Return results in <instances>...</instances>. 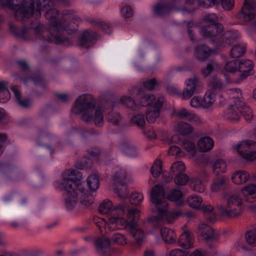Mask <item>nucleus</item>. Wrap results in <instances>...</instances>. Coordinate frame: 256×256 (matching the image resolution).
<instances>
[{
	"label": "nucleus",
	"mask_w": 256,
	"mask_h": 256,
	"mask_svg": "<svg viewBox=\"0 0 256 256\" xmlns=\"http://www.w3.org/2000/svg\"><path fill=\"white\" fill-rule=\"evenodd\" d=\"M45 12V17L50 23V32L46 30L45 27L39 24L38 20L32 22L30 27H18L10 24L9 28L10 32L16 37L25 40L38 39L41 40L52 42L56 44H69L70 42L68 38L61 34V28H66L62 25L64 20L62 15L60 18L58 10L55 8H49Z\"/></svg>",
	"instance_id": "obj_1"
},
{
	"label": "nucleus",
	"mask_w": 256,
	"mask_h": 256,
	"mask_svg": "<svg viewBox=\"0 0 256 256\" xmlns=\"http://www.w3.org/2000/svg\"><path fill=\"white\" fill-rule=\"evenodd\" d=\"M140 216V211L136 208H132L128 212L126 216L130 220V222L123 218L112 217L110 219L108 224L102 219L98 220L96 224L100 228L102 234H104V230L106 229L110 232L116 230H127L130 234L134 238L135 246H139L144 242L145 238L144 230L137 225Z\"/></svg>",
	"instance_id": "obj_2"
},
{
	"label": "nucleus",
	"mask_w": 256,
	"mask_h": 256,
	"mask_svg": "<svg viewBox=\"0 0 256 256\" xmlns=\"http://www.w3.org/2000/svg\"><path fill=\"white\" fill-rule=\"evenodd\" d=\"M52 0H0V6H4L14 11L15 18L24 20L30 18L38 20L42 11L50 8Z\"/></svg>",
	"instance_id": "obj_3"
},
{
	"label": "nucleus",
	"mask_w": 256,
	"mask_h": 256,
	"mask_svg": "<svg viewBox=\"0 0 256 256\" xmlns=\"http://www.w3.org/2000/svg\"><path fill=\"white\" fill-rule=\"evenodd\" d=\"M72 112L80 114L81 119L89 122H94L97 126H102L104 124V114L100 107L96 106V100L90 94L80 96L76 100Z\"/></svg>",
	"instance_id": "obj_4"
},
{
	"label": "nucleus",
	"mask_w": 256,
	"mask_h": 256,
	"mask_svg": "<svg viewBox=\"0 0 256 256\" xmlns=\"http://www.w3.org/2000/svg\"><path fill=\"white\" fill-rule=\"evenodd\" d=\"M82 178V173L76 170H67L62 174V180L58 182V186L60 188L66 192L64 195L63 204L67 212L74 210L78 200H80L76 192V184L71 179L78 180Z\"/></svg>",
	"instance_id": "obj_5"
},
{
	"label": "nucleus",
	"mask_w": 256,
	"mask_h": 256,
	"mask_svg": "<svg viewBox=\"0 0 256 256\" xmlns=\"http://www.w3.org/2000/svg\"><path fill=\"white\" fill-rule=\"evenodd\" d=\"M150 200L157 209L156 215L152 218V220L155 224L172 223L174 220L182 215L180 210L173 212L168 211V204L165 198L164 192L163 188L159 185H156L152 188Z\"/></svg>",
	"instance_id": "obj_6"
},
{
	"label": "nucleus",
	"mask_w": 256,
	"mask_h": 256,
	"mask_svg": "<svg viewBox=\"0 0 256 256\" xmlns=\"http://www.w3.org/2000/svg\"><path fill=\"white\" fill-rule=\"evenodd\" d=\"M82 179L74 180L72 178L76 184L77 194L80 198V202L84 207L90 206L93 202L94 193L98 188L100 182L98 176L96 174L89 175L86 178V184L88 188L84 184L80 181Z\"/></svg>",
	"instance_id": "obj_7"
},
{
	"label": "nucleus",
	"mask_w": 256,
	"mask_h": 256,
	"mask_svg": "<svg viewBox=\"0 0 256 256\" xmlns=\"http://www.w3.org/2000/svg\"><path fill=\"white\" fill-rule=\"evenodd\" d=\"M180 0H160L152 6V12L154 15L163 17L174 10L180 11L184 14H191L196 8L193 0H186L184 7H180Z\"/></svg>",
	"instance_id": "obj_8"
},
{
	"label": "nucleus",
	"mask_w": 256,
	"mask_h": 256,
	"mask_svg": "<svg viewBox=\"0 0 256 256\" xmlns=\"http://www.w3.org/2000/svg\"><path fill=\"white\" fill-rule=\"evenodd\" d=\"M223 198L226 205L218 204L217 208L220 215L226 217L238 216L242 214V201L238 192H226Z\"/></svg>",
	"instance_id": "obj_9"
},
{
	"label": "nucleus",
	"mask_w": 256,
	"mask_h": 256,
	"mask_svg": "<svg viewBox=\"0 0 256 256\" xmlns=\"http://www.w3.org/2000/svg\"><path fill=\"white\" fill-rule=\"evenodd\" d=\"M240 38L239 34L233 31H228L220 36L214 44L218 48H224L232 44L230 51V56L233 58H237L242 56L246 50V44L239 42L234 43Z\"/></svg>",
	"instance_id": "obj_10"
},
{
	"label": "nucleus",
	"mask_w": 256,
	"mask_h": 256,
	"mask_svg": "<svg viewBox=\"0 0 256 256\" xmlns=\"http://www.w3.org/2000/svg\"><path fill=\"white\" fill-rule=\"evenodd\" d=\"M241 114L244 119L250 122L253 118L252 110L244 102L240 100H236L234 104H232L226 110L224 114L226 119L236 122L239 120Z\"/></svg>",
	"instance_id": "obj_11"
},
{
	"label": "nucleus",
	"mask_w": 256,
	"mask_h": 256,
	"mask_svg": "<svg viewBox=\"0 0 256 256\" xmlns=\"http://www.w3.org/2000/svg\"><path fill=\"white\" fill-rule=\"evenodd\" d=\"M253 68L254 63L250 60H236L226 64L224 70L230 73L238 72L240 74L236 82L240 83L252 74Z\"/></svg>",
	"instance_id": "obj_12"
},
{
	"label": "nucleus",
	"mask_w": 256,
	"mask_h": 256,
	"mask_svg": "<svg viewBox=\"0 0 256 256\" xmlns=\"http://www.w3.org/2000/svg\"><path fill=\"white\" fill-rule=\"evenodd\" d=\"M132 208H130L128 206H126L124 204H122L114 208L112 202L110 200H106L103 202L99 206L98 212L102 214H110L112 216L108 219V222H106V223L108 224L110 219L112 217L122 218V216H124V215L126 216L128 212ZM100 219V218L96 219L94 220V222L96 223ZM102 219L103 220V218ZM104 220L106 221L105 220ZM96 226L98 228L100 231V228L98 226Z\"/></svg>",
	"instance_id": "obj_13"
},
{
	"label": "nucleus",
	"mask_w": 256,
	"mask_h": 256,
	"mask_svg": "<svg viewBox=\"0 0 256 256\" xmlns=\"http://www.w3.org/2000/svg\"><path fill=\"white\" fill-rule=\"evenodd\" d=\"M204 20L207 24L202 28V32L204 37L210 38L212 42H214L217 39L216 36L222 31L223 27L216 22L218 16L216 14H208Z\"/></svg>",
	"instance_id": "obj_14"
},
{
	"label": "nucleus",
	"mask_w": 256,
	"mask_h": 256,
	"mask_svg": "<svg viewBox=\"0 0 256 256\" xmlns=\"http://www.w3.org/2000/svg\"><path fill=\"white\" fill-rule=\"evenodd\" d=\"M238 153L244 159L252 161L256 159V142L252 140H245L236 145Z\"/></svg>",
	"instance_id": "obj_15"
},
{
	"label": "nucleus",
	"mask_w": 256,
	"mask_h": 256,
	"mask_svg": "<svg viewBox=\"0 0 256 256\" xmlns=\"http://www.w3.org/2000/svg\"><path fill=\"white\" fill-rule=\"evenodd\" d=\"M126 178V172L124 170L116 172L112 176L114 190L118 196L122 198H124L128 196L125 184Z\"/></svg>",
	"instance_id": "obj_16"
},
{
	"label": "nucleus",
	"mask_w": 256,
	"mask_h": 256,
	"mask_svg": "<svg viewBox=\"0 0 256 256\" xmlns=\"http://www.w3.org/2000/svg\"><path fill=\"white\" fill-rule=\"evenodd\" d=\"M185 88L182 92L183 100L190 98L194 94L198 92L202 88L201 82L197 76H194L186 79L184 82Z\"/></svg>",
	"instance_id": "obj_17"
},
{
	"label": "nucleus",
	"mask_w": 256,
	"mask_h": 256,
	"mask_svg": "<svg viewBox=\"0 0 256 256\" xmlns=\"http://www.w3.org/2000/svg\"><path fill=\"white\" fill-rule=\"evenodd\" d=\"M129 94L134 98H138L139 104L142 106L152 104L156 101L154 95L151 94H144L142 90L138 88H132L129 90Z\"/></svg>",
	"instance_id": "obj_18"
},
{
	"label": "nucleus",
	"mask_w": 256,
	"mask_h": 256,
	"mask_svg": "<svg viewBox=\"0 0 256 256\" xmlns=\"http://www.w3.org/2000/svg\"><path fill=\"white\" fill-rule=\"evenodd\" d=\"M118 148L120 152L128 158H136L140 156L138 148L129 140H122L119 144Z\"/></svg>",
	"instance_id": "obj_19"
},
{
	"label": "nucleus",
	"mask_w": 256,
	"mask_h": 256,
	"mask_svg": "<svg viewBox=\"0 0 256 256\" xmlns=\"http://www.w3.org/2000/svg\"><path fill=\"white\" fill-rule=\"evenodd\" d=\"M164 98L162 96L157 98L154 106H150L146 113V119L148 122L154 123L160 116V110L162 106Z\"/></svg>",
	"instance_id": "obj_20"
},
{
	"label": "nucleus",
	"mask_w": 256,
	"mask_h": 256,
	"mask_svg": "<svg viewBox=\"0 0 256 256\" xmlns=\"http://www.w3.org/2000/svg\"><path fill=\"white\" fill-rule=\"evenodd\" d=\"M196 234L198 236H202L207 241H216L218 236V232L210 226L204 224L198 226Z\"/></svg>",
	"instance_id": "obj_21"
},
{
	"label": "nucleus",
	"mask_w": 256,
	"mask_h": 256,
	"mask_svg": "<svg viewBox=\"0 0 256 256\" xmlns=\"http://www.w3.org/2000/svg\"><path fill=\"white\" fill-rule=\"evenodd\" d=\"M256 2L254 0H244V6L242 8L240 18L244 22H248L252 19L255 14Z\"/></svg>",
	"instance_id": "obj_22"
},
{
	"label": "nucleus",
	"mask_w": 256,
	"mask_h": 256,
	"mask_svg": "<svg viewBox=\"0 0 256 256\" xmlns=\"http://www.w3.org/2000/svg\"><path fill=\"white\" fill-rule=\"evenodd\" d=\"M62 16L64 18L62 25H65L66 27V28H61V34H62V32L64 30H68L70 29L69 28V26H70V23L69 20H71L72 22L75 25L78 26L80 24L81 22L80 19L78 17L76 13L72 10H64L62 12Z\"/></svg>",
	"instance_id": "obj_23"
},
{
	"label": "nucleus",
	"mask_w": 256,
	"mask_h": 256,
	"mask_svg": "<svg viewBox=\"0 0 256 256\" xmlns=\"http://www.w3.org/2000/svg\"><path fill=\"white\" fill-rule=\"evenodd\" d=\"M216 52V48H211L204 44L198 45L194 48V56L199 60H205Z\"/></svg>",
	"instance_id": "obj_24"
},
{
	"label": "nucleus",
	"mask_w": 256,
	"mask_h": 256,
	"mask_svg": "<svg viewBox=\"0 0 256 256\" xmlns=\"http://www.w3.org/2000/svg\"><path fill=\"white\" fill-rule=\"evenodd\" d=\"M96 252L100 255L108 256L110 252V240L108 238H98L94 241Z\"/></svg>",
	"instance_id": "obj_25"
},
{
	"label": "nucleus",
	"mask_w": 256,
	"mask_h": 256,
	"mask_svg": "<svg viewBox=\"0 0 256 256\" xmlns=\"http://www.w3.org/2000/svg\"><path fill=\"white\" fill-rule=\"evenodd\" d=\"M174 114L178 118L190 122L200 123V118L195 114L191 112L186 108H181L174 110Z\"/></svg>",
	"instance_id": "obj_26"
},
{
	"label": "nucleus",
	"mask_w": 256,
	"mask_h": 256,
	"mask_svg": "<svg viewBox=\"0 0 256 256\" xmlns=\"http://www.w3.org/2000/svg\"><path fill=\"white\" fill-rule=\"evenodd\" d=\"M88 153L91 156L96 158L98 162L104 164H108V161L110 160V154L104 150L94 148L88 150Z\"/></svg>",
	"instance_id": "obj_27"
},
{
	"label": "nucleus",
	"mask_w": 256,
	"mask_h": 256,
	"mask_svg": "<svg viewBox=\"0 0 256 256\" xmlns=\"http://www.w3.org/2000/svg\"><path fill=\"white\" fill-rule=\"evenodd\" d=\"M97 38V34L92 30L84 31L79 38L78 44L85 48L91 46L92 42Z\"/></svg>",
	"instance_id": "obj_28"
},
{
	"label": "nucleus",
	"mask_w": 256,
	"mask_h": 256,
	"mask_svg": "<svg viewBox=\"0 0 256 256\" xmlns=\"http://www.w3.org/2000/svg\"><path fill=\"white\" fill-rule=\"evenodd\" d=\"M193 234L190 232H183L180 236L178 244L184 249H188L193 247Z\"/></svg>",
	"instance_id": "obj_29"
},
{
	"label": "nucleus",
	"mask_w": 256,
	"mask_h": 256,
	"mask_svg": "<svg viewBox=\"0 0 256 256\" xmlns=\"http://www.w3.org/2000/svg\"><path fill=\"white\" fill-rule=\"evenodd\" d=\"M244 200L253 202L256 200V185L250 184L242 190Z\"/></svg>",
	"instance_id": "obj_30"
},
{
	"label": "nucleus",
	"mask_w": 256,
	"mask_h": 256,
	"mask_svg": "<svg viewBox=\"0 0 256 256\" xmlns=\"http://www.w3.org/2000/svg\"><path fill=\"white\" fill-rule=\"evenodd\" d=\"M250 178V174L244 170L235 172L232 176V182L236 184H244Z\"/></svg>",
	"instance_id": "obj_31"
},
{
	"label": "nucleus",
	"mask_w": 256,
	"mask_h": 256,
	"mask_svg": "<svg viewBox=\"0 0 256 256\" xmlns=\"http://www.w3.org/2000/svg\"><path fill=\"white\" fill-rule=\"evenodd\" d=\"M214 146V140L208 136L202 138L198 142V146L200 150L202 152H206L211 150Z\"/></svg>",
	"instance_id": "obj_32"
},
{
	"label": "nucleus",
	"mask_w": 256,
	"mask_h": 256,
	"mask_svg": "<svg viewBox=\"0 0 256 256\" xmlns=\"http://www.w3.org/2000/svg\"><path fill=\"white\" fill-rule=\"evenodd\" d=\"M160 234L162 239L166 243L172 244L176 242V236L173 230L162 228L160 230Z\"/></svg>",
	"instance_id": "obj_33"
},
{
	"label": "nucleus",
	"mask_w": 256,
	"mask_h": 256,
	"mask_svg": "<svg viewBox=\"0 0 256 256\" xmlns=\"http://www.w3.org/2000/svg\"><path fill=\"white\" fill-rule=\"evenodd\" d=\"M204 213L205 220L210 222H214L216 220L214 207L210 204L202 205L201 206Z\"/></svg>",
	"instance_id": "obj_34"
},
{
	"label": "nucleus",
	"mask_w": 256,
	"mask_h": 256,
	"mask_svg": "<svg viewBox=\"0 0 256 256\" xmlns=\"http://www.w3.org/2000/svg\"><path fill=\"white\" fill-rule=\"evenodd\" d=\"M226 169L227 164L226 161L223 159H217L213 163L212 170L216 176L218 175L220 172H225Z\"/></svg>",
	"instance_id": "obj_35"
},
{
	"label": "nucleus",
	"mask_w": 256,
	"mask_h": 256,
	"mask_svg": "<svg viewBox=\"0 0 256 256\" xmlns=\"http://www.w3.org/2000/svg\"><path fill=\"white\" fill-rule=\"evenodd\" d=\"M176 130L182 136H186L192 133L194 127L187 122H180L178 124Z\"/></svg>",
	"instance_id": "obj_36"
},
{
	"label": "nucleus",
	"mask_w": 256,
	"mask_h": 256,
	"mask_svg": "<svg viewBox=\"0 0 256 256\" xmlns=\"http://www.w3.org/2000/svg\"><path fill=\"white\" fill-rule=\"evenodd\" d=\"M216 100V94L208 92L201 98V108H206L211 106Z\"/></svg>",
	"instance_id": "obj_37"
},
{
	"label": "nucleus",
	"mask_w": 256,
	"mask_h": 256,
	"mask_svg": "<svg viewBox=\"0 0 256 256\" xmlns=\"http://www.w3.org/2000/svg\"><path fill=\"white\" fill-rule=\"evenodd\" d=\"M186 201L188 206L192 208L198 210L201 208L202 200L198 196H190L188 198Z\"/></svg>",
	"instance_id": "obj_38"
},
{
	"label": "nucleus",
	"mask_w": 256,
	"mask_h": 256,
	"mask_svg": "<svg viewBox=\"0 0 256 256\" xmlns=\"http://www.w3.org/2000/svg\"><path fill=\"white\" fill-rule=\"evenodd\" d=\"M110 239L112 242L119 246H125L128 242L126 236L120 232L114 233Z\"/></svg>",
	"instance_id": "obj_39"
},
{
	"label": "nucleus",
	"mask_w": 256,
	"mask_h": 256,
	"mask_svg": "<svg viewBox=\"0 0 256 256\" xmlns=\"http://www.w3.org/2000/svg\"><path fill=\"white\" fill-rule=\"evenodd\" d=\"M13 92L16 101L22 106L27 107L30 104V102L27 99L22 100L21 95L18 90L17 86H13L11 88Z\"/></svg>",
	"instance_id": "obj_40"
},
{
	"label": "nucleus",
	"mask_w": 256,
	"mask_h": 256,
	"mask_svg": "<svg viewBox=\"0 0 256 256\" xmlns=\"http://www.w3.org/2000/svg\"><path fill=\"white\" fill-rule=\"evenodd\" d=\"M186 169L185 164L182 161L174 162L170 166V172L172 174L177 175L183 173Z\"/></svg>",
	"instance_id": "obj_41"
},
{
	"label": "nucleus",
	"mask_w": 256,
	"mask_h": 256,
	"mask_svg": "<svg viewBox=\"0 0 256 256\" xmlns=\"http://www.w3.org/2000/svg\"><path fill=\"white\" fill-rule=\"evenodd\" d=\"M220 67V65L219 64L214 61H211L206 68H202V74L206 77L214 70L219 69Z\"/></svg>",
	"instance_id": "obj_42"
},
{
	"label": "nucleus",
	"mask_w": 256,
	"mask_h": 256,
	"mask_svg": "<svg viewBox=\"0 0 256 256\" xmlns=\"http://www.w3.org/2000/svg\"><path fill=\"white\" fill-rule=\"evenodd\" d=\"M130 96H124L120 98V102L124 105H126V106L132 110H136V104L135 100L132 96L130 94Z\"/></svg>",
	"instance_id": "obj_43"
},
{
	"label": "nucleus",
	"mask_w": 256,
	"mask_h": 256,
	"mask_svg": "<svg viewBox=\"0 0 256 256\" xmlns=\"http://www.w3.org/2000/svg\"><path fill=\"white\" fill-rule=\"evenodd\" d=\"M210 86L212 90L209 92H212L213 94H215V92L220 91L225 87L222 81L217 78L212 80L210 82Z\"/></svg>",
	"instance_id": "obj_44"
},
{
	"label": "nucleus",
	"mask_w": 256,
	"mask_h": 256,
	"mask_svg": "<svg viewBox=\"0 0 256 256\" xmlns=\"http://www.w3.org/2000/svg\"><path fill=\"white\" fill-rule=\"evenodd\" d=\"M130 121L132 124L141 127L142 128L146 124L144 116L141 114L134 115L132 117Z\"/></svg>",
	"instance_id": "obj_45"
},
{
	"label": "nucleus",
	"mask_w": 256,
	"mask_h": 256,
	"mask_svg": "<svg viewBox=\"0 0 256 256\" xmlns=\"http://www.w3.org/2000/svg\"><path fill=\"white\" fill-rule=\"evenodd\" d=\"M190 188L198 192H203L205 188L202 181L198 179L192 180L190 183Z\"/></svg>",
	"instance_id": "obj_46"
},
{
	"label": "nucleus",
	"mask_w": 256,
	"mask_h": 256,
	"mask_svg": "<svg viewBox=\"0 0 256 256\" xmlns=\"http://www.w3.org/2000/svg\"><path fill=\"white\" fill-rule=\"evenodd\" d=\"M162 162L160 160H156L151 168V173L154 178L158 177L162 172Z\"/></svg>",
	"instance_id": "obj_47"
},
{
	"label": "nucleus",
	"mask_w": 256,
	"mask_h": 256,
	"mask_svg": "<svg viewBox=\"0 0 256 256\" xmlns=\"http://www.w3.org/2000/svg\"><path fill=\"white\" fill-rule=\"evenodd\" d=\"M188 180V176L184 172L175 176L174 178V183L178 186H184L186 184Z\"/></svg>",
	"instance_id": "obj_48"
},
{
	"label": "nucleus",
	"mask_w": 256,
	"mask_h": 256,
	"mask_svg": "<svg viewBox=\"0 0 256 256\" xmlns=\"http://www.w3.org/2000/svg\"><path fill=\"white\" fill-rule=\"evenodd\" d=\"M226 180L224 178H220L214 180L210 186V189L212 192H216L221 188L225 184Z\"/></svg>",
	"instance_id": "obj_49"
},
{
	"label": "nucleus",
	"mask_w": 256,
	"mask_h": 256,
	"mask_svg": "<svg viewBox=\"0 0 256 256\" xmlns=\"http://www.w3.org/2000/svg\"><path fill=\"white\" fill-rule=\"evenodd\" d=\"M120 12L123 18H130L133 16L134 10L130 6L125 4L122 7Z\"/></svg>",
	"instance_id": "obj_50"
},
{
	"label": "nucleus",
	"mask_w": 256,
	"mask_h": 256,
	"mask_svg": "<svg viewBox=\"0 0 256 256\" xmlns=\"http://www.w3.org/2000/svg\"><path fill=\"white\" fill-rule=\"evenodd\" d=\"M246 240L248 244L252 246L256 244V231L250 230L246 234Z\"/></svg>",
	"instance_id": "obj_51"
},
{
	"label": "nucleus",
	"mask_w": 256,
	"mask_h": 256,
	"mask_svg": "<svg viewBox=\"0 0 256 256\" xmlns=\"http://www.w3.org/2000/svg\"><path fill=\"white\" fill-rule=\"evenodd\" d=\"M143 198L144 197L142 193L134 192L131 194L130 201L132 204L137 205L142 201Z\"/></svg>",
	"instance_id": "obj_52"
},
{
	"label": "nucleus",
	"mask_w": 256,
	"mask_h": 256,
	"mask_svg": "<svg viewBox=\"0 0 256 256\" xmlns=\"http://www.w3.org/2000/svg\"><path fill=\"white\" fill-rule=\"evenodd\" d=\"M160 82L154 78L147 80L144 82V86L148 90H153L155 86L159 85Z\"/></svg>",
	"instance_id": "obj_53"
},
{
	"label": "nucleus",
	"mask_w": 256,
	"mask_h": 256,
	"mask_svg": "<svg viewBox=\"0 0 256 256\" xmlns=\"http://www.w3.org/2000/svg\"><path fill=\"white\" fill-rule=\"evenodd\" d=\"M108 120L112 124L118 126H120V117L118 114L114 112H111L108 116Z\"/></svg>",
	"instance_id": "obj_54"
},
{
	"label": "nucleus",
	"mask_w": 256,
	"mask_h": 256,
	"mask_svg": "<svg viewBox=\"0 0 256 256\" xmlns=\"http://www.w3.org/2000/svg\"><path fill=\"white\" fill-rule=\"evenodd\" d=\"M218 0H198V6L204 8L218 4Z\"/></svg>",
	"instance_id": "obj_55"
},
{
	"label": "nucleus",
	"mask_w": 256,
	"mask_h": 256,
	"mask_svg": "<svg viewBox=\"0 0 256 256\" xmlns=\"http://www.w3.org/2000/svg\"><path fill=\"white\" fill-rule=\"evenodd\" d=\"M182 192L180 190L174 189L170 193L168 199L171 201H176L182 198Z\"/></svg>",
	"instance_id": "obj_56"
},
{
	"label": "nucleus",
	"mask_w": 256,
	"mask_h": 256,
	"mask_svg": "<svg viewBox=\"0 0 256 256\" xmlns=\"http://www.w3.org/2000/svg\"><path fill=\"white\" fill-rule=\"evenodd\" d=\"M220 3L224 10H230L234 6V0H218V4Z\"/></svg>",
	"instance_id": "obj_57"
},
{
	"label": "nucleus",
	"mask_w": 256,
	"mask_h": 256,
	"mask_svg": "<svg viewBox=\"0 0 256 256\" xmlns=\"http://www.w3.org/2000/svg\"><path fill=\"white\" fill-rule=\"evenodd\" d=\"M182 144L184 148L190 153H194L196 150V146L194 142L190 140L183 142Z\"/></svg>",
	"instance_id": "obj_58"
},
{
	"label": "nucleus",
	"mask_w": 256,
	"mask_h": 256,
	"mask_svg": "<svg viewBox=\"0 0 256 256\" xmlns=\"http://www.w3.org/2000/svg\"><path fill=\"white\" fill-rule=\"evenodd\" d=\"M198 26L197 24L192 22H190L188 23V33L190 39L192 41H194L195 40L194 36L192 34L193 32V29L196 28Z\"/></svg>",
	"instance_id": "obj_59"
},
{
	"label": "nucleus",
	"mask_w": 256,
	"mask_h": 256,
	"mask_svg": "<svg viewBox=\"0 0 256 256\" xmlns=\"http://www.w3.org/2000/svg\"><path fill=\"white\" fill-rule=\"evenodd\" d=\"M2 92H4L6 98L10 97V92L8 90L7 82L4 81H0V96H1Z\"/></svg>",
	"instance_id": "obj_60"
},
{
	"label": "nucleus",
	"mask_w": 256,
	"mask_h": 256,
	"mask_svg": "<svg viewBox=\"0 0 256 256\" xmlns=\"http://www.w3.org/2000/svg\"><path fill=\"white\" fill-rule=\"evenodd\" d=\"M98 26L102 30L107 34H110L112 32V28L110 24L104 22H100L98 23Z\"/></svg>",
	"instance_id": "obj_61"
},
{
	"label": "nucleus",
	"mask_w": 256,
	"mask_h": 256,
	"mask_svg": "<svg viewBox=\"0 0 256 256\" xmlns=\"http://www.w3.org/2000/svg\"><path fill=\"white\" fill-rule=\"evenodd\" d=\"M144 134L146 138L150 140H154L156 138L157 134L153 128H150L145 130Z\"/></svg>",
	"instance_id": "obj_62"
},
{
	"label": "nucleus",
	"mask_w": 256,
	"mask_h": 256,
	"mask_svg": "<svg viewBox=\"0 0 256 256\" xmlns=\"http://www.w3.org/2000/svg\"><path fill=\"white\" fill-rule=\"evenodd\" d=\"M188 254L186 251L180 249H174L170 252L169 256H186Z\"/></svg>",
	"instance_id": "obj_63"
},
{
	"label": "nucleus",
	"mask_w": 256,
	"mask_h": 256,
	"mask_svg": "<svg viewBox=\"0 0 256 256\" xmlns=\"http://www.w3.org/2000/svg\"><path fill=\"white\" fill-rule=\"evenodd\" d=\"M201 98L198 96H194L190 102V106L192 108L201 107Z\"/></svg>",
	"instance_id": "obj_64"
}]
</instances>
